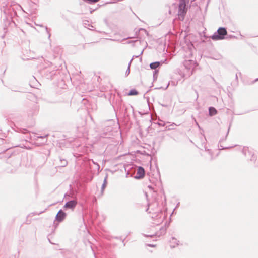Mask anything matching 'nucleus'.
I'll return each mask as SVG.
<instances>
[{
    "label": "nucleus",
    "mask_w": 258,
    "mask_h": 258,
    "mask_svg": "<svg viewBox=\"0 0 258 258\" xmlns=\"http://www.w3.org/2000/svg\"><path fill=\"white\" fill-rule=\"evenodd\" d=\"M145 176V170L142 167H139L137 171V178H143Z\"/></svg>",
    "instance_id": "4"
},
{
    "label": "nucleus",
    "mask_w": 258,
    "mask_h": 258,
    "mask_svg": "<svg viewBox=\"0 0 258 258\" xmlns=\"http://www.w3.org/2000/svg\"><path fill=\"white\" fill-rule=\"evenodd\" d=\"M187 11L186 4L184 1L181 0L179 5L178 16L179 19H183L185 14Z\"/></svg>",
    "instance_id": "2"
},
{
    "label": "nucleus",
    "mask_w": 258,
    "mask_h": 258,
    "mask_svg": "<svg viewBox=\"0 0 258 258\" xmlns=\"http://www.w3.org/2000/svg\"><path fill=\"white\" fill-rule=\"evenodd\" d=\"M209 111V114L210 116L215 115L217 113V110L214 107H210Z\"/></svg>",
    "instance_id": "6"
},
{
    "label": "nucleus",
    "mask_w": 258,
    "mask_h": 258,
    "mask_svg": "<svg viewBox=\"0 0 258 258\" xmlns=\"http://www.w3.org/2000/svg\"><path fill=\"white\" fill-rule=\"evenodd\" d=\"M66 216V214L62 210H60L56 216V220L61 222L65 218Z\"/></svg>",
    "instance_id": "3"
},
{
    "label": "nucleus",
    "mask_w": 258,
    "mask_h": 258,
    "mask_svg": "<svg viewBox=\"0 0 258 258\" xmlns=\"http://www.w3.org/2000/svg\"><path fill=\"white\" fill-rule=\"evenodd\" d=\"M227 34V30L225 28L221 27L217 30V34H215L212 36V39L214 40H222L224 38V36Z\"/></svg>",
    "instance_id": "1"
},
{
    "label": "nucleus",
    "mask_w": 258,
    "mask_h": 258,
    "mask_svg": "<svg viewBox=\"0 0 258 258\" xmlns=\"http://www.w3.org/2000/svg\"><path fill=\"white\" fill-rule=\"evenodd\" d=\"M107 177H106L104 180V183L102 185V192L103 191V190H104V189L105 188L106 185H107Z\"/></svg>",
    "instance_id": "9"
},
{
    "label": "nucleus",
    "mask_w": 258,
    "mask_h": 258,
    "mask_svg": "<svg viewBox=\"0 0 258 258\" xmlns=\"http://www.w3.org/2000/svg\"><path fill=\"white\" fill-rule=\"evenodd\" d=\"M76 204L77 203L75 201H71L66 204L64 208L66 209H73L75 207Z\"/></svg>",
    "instance_id": "5"
},
{
    "label": "nucleus",
    "mask_w": 258,
    "mask_h": 258,
    "mask_svg": "<svg viewBox=\"0 0 258 258\" xmlns=\"http://www.w3.org/2000/svg\"><path fill=\"white\" fill-rule=\"evenodd\" d=\"M160 65V63L159 62H155L151 63L150 65V67L152 69H155L158 68Z\"/></svg>",
    "instance_id": "7"
},
{
    "label": "nucleus",
    "mask_w": 258,
    "mask_h": 258,
    "mask_svg": "<svg viewBox=\"0 0 258 258\" xmlns=\"http://www.w3.org/2000/svg\"><path fill=\"white\" fill-rule=\"evenodd\" d=\"M138 94V92L137 90H136L135 89H132L129 92L128 95L132 96V95H137Z\"/></svg>",
    "instance_id": "8"
}]
</instances>
